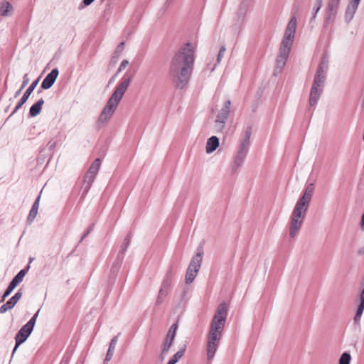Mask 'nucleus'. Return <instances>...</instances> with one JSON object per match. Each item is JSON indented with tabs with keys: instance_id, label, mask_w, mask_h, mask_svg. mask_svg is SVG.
Instances as JSON below:
<instances>
[{
	"instance_id": "f257e3e1",
	"label": "nucleus",
	"mask_w": 364,
	"mask_h": 364,
	"mask_svg": "<svg viewBox=\"0 0 364 364\" xmlns=\"http://www.w3.org/2000/svg\"><path fill=\"white\" fill-rule=\"evenodd\" d=\"M195 49L191 43L180 47L173 55L168 68V74L176 87L183 89L188 83L193 70Z\"/></svg>"
},
{
	"instance_id": "f03ea898",
	"label": "nucleus",
	"mask_w": 364,
	"mask_h": 364,
	"mask_svg": "<svg viewBox=\"0 0 364 364\" xmlns=\"http://www.w3.org/2000/svg\"><path fill=\"white\" fill-rule=\"evenodd\" d=\"M228 316V306L225 302L220 304L210 324L207 341V358H213L218 348L222 333Z\"/></svg>"
},
{
	"instance_id": "7ed1b4c3",
	"label": "nucleus",
	"mask_w": 364,
	"mask_h": 364,
	"mask_svg": "<svg viewBox=\"0 0 364 364\" xmlns=\"http://www.w3.org/2000/svg\"><path fill=\"white\" fill-rule=\"evenodd\" d=\"M314 187L313 183L309 184L305 188L303 196L296 202L292 211L290 220L289 237L294 238L304 222L306 217Z\"/></svg>"
},
{
	"instance_id": "20e7f679",
	"label": "nucleus",
	"mask_w": 364,
	"mask_h": 364,
	"mask_svg": "<svg viewBox=\"0 0 364 364\" xmlns=\"http://www.w3.org/2000/svg\"><path fill=\"white\" fill-rule=\"evenodd\" d=\"M252 135V127L247 126L242 138L240 141L237 151L233 157V163L231 166V171L235 174L242 166L250 146V137Z\"/></svg>"
},
{
	"instance_id": "39448f33",
	"label": "nucleus",
	"mask_w": 364,
	"mask_h": 364,
	"mask_svg": "<svg viewBox=\"0 0 364 364\" xmlns=\"http://www.w3.org/2000/svg\"><path fill=\"white\" fill-rule=\"evenodd\" d=\"M101 161L100 159H96L90 166L89 169L84 176L82 184L81 186V198H85L91 188L95 177L99 171Z\"/></svg>"
},
{
	"instance_id": "423d86ee",
	"label": "nucleus",
	"mask_w": 364,
	"mask_h": 364,
	"mask_svg": "<svg viewBox=\"0 0 364 364\" xmlns=\"http://www.w3.org/2000/svg\"><path fill=\"white\" fill-rule=\"evenodd\" d=\"M203 255L202 247H198L196 254L191 258L186 273V283L189 284L195 279L201 265Z\"/></svg>"
},
{
	"instance_id": "0eeeda50",
	"label": "nucleus",
	"mask_w": 364,
	"mask_h": 364,
	"mask_svg": "<svg viewBox=\"0 0 364 364\" xmlns=\"http://www.w3.org/2000/svg\"><path fill=\"white\" fill-rule=\"evenodd\" d=\"M326 78V74H319L316 73L309 95V105L311 107L316 105L323 92Z\"/></svg>"
},
{
	"instance_id": "6e6552de",
	"label": "nucleus",
	"mask_w": 364,
	"mask_h": 364,
	"mask_svg": "<svg viewBox=\"0 0 364 364\" xmlns=\"http://www.w3.org/2000/svg\"><path fill=\"white\" fill-rule=\"evenodd\" d=\"M341 0H328L325 12L323 27L328 28L334 23Z\"/></svg>"
},
{
	"instance_id": "1a4fd4ad",
	"label": "nucleus",
	"mask_w": 364,
	"mask_h": 364,
	"mask_svg": "<svg viewBox=\"0 0 364 364\" xmlns=\"http://www.w3.org/2000/svg\"><path fill=\"white\" fill-rule=\"evenodd\" d=\"M296 28V18L295 16H293L291 17L286 28L285 33L281 43V46L289 48H291L292 42L295 36Z\"/></svg>"
},
{
	"instance_id": "9d476101",
	"label": "nucleus",
	"mask_w": 364,
	"mask_h": 364,
	"mask_svg": "<svg viewBox=\"0 0 364 364\" xmlns=\"http://www.w3.org/2000/svg\"><path fill=\"white\" fill-rule=\"evenodd\" d=\"M230 105L231 101L230 100H226L223 107L218 112L215 121V128L217 132H222L223 130L225 122L230 114Z\"/></svg>"
},
{
	"instance_id": "9b49d317",
	"label": "nucleus",
	"mask_w": 364,
	"mask_h": 364,
	"mask_svg": "<svg viewBox=\"0 0 364 364\" xmlns=\"http://www.w3.org/2000/svg\"><path fill=\"white\" fill-rule=\"evenodd\" d=\"M178 328V323H173L171 328H169L167 335L164 341L163 345H162V349L161 353L160 354V358L161 360L164 359L166 355L168 354L171 347L172 346L175 337L176 331Z\"/></svg>"
},
{
	"instance_id": "f8f14e48",
	"label": "nucleus",
	"mask_w": 364,
	"mask_h": 364,
	"mask_svg": "<svg viewBox=\"0 0 364 364\" xmlns=\"http://www.w3.org/2000/svg\"><path fill=\"white\" fill-rule=\"evenodd\" d=\"M40 80V77H38L37 79L33 80L31 84L29 85V87L26 89L25 92L23 93V96L21 97L18 103L16 104V107H14V110L9 115V117H11L12 115H14L28 100L30 95L33 92L35 88L38 84Z\"/></svg>"
},
{
	"instance_id": "ddd939ff",
	"label": "nucleus",
	"mask_w": 364,
	"mask_h": 364,
	"mask_svg": "<svg viewBox=\"0 0 364 364\" xmlns=\"http://www.w3.org/2000/svg\"><path fill=\"white\" fill-rule=\"evenodd\" d=\"M290 50L291 48L280 46L279 53L276 59V67L274 73V75H276L277 71L280 72L285 66Z\"/></svg>"
},
{
	"instance_id": "4468645a",
	"label": "nucleus",
	"mask_w": 364,
	"mask_h": 364,
	"mask_svg": "<svg viewBox=\"0 0 364 364\" xmlns=\"http://www.w3.org/2000/svg\"><path fill=\"white\" fill-rule=\"evenodd\" d=\"M357 309L353 318V322L356 325H360L361 317L364 311V277H363V284L362 286V289L358 294V297L357 299Z\"/></svg>"
},
{
	"instance_id": "2eb2a0df",
	"label": "nucleus",
	"mask_w": 364,
	"mask_h": 364,
	"mask_svg": "<svg viewBox=\"0 0 364 364\" xmlns=\"http://www.w3.org/2000/svg\"><path fill=\"white\" fill-rule=\"evenodd\" d=\"M114 92L111 95L107 105L102 109L99 117L98 122L105 123L110 118L114 112Z\"/></svg>"
},
{
	"instance_id": "dca6fc26",
	"label": "nucleus",
	"mask_w": 364,
	"mask_h": 364,
	"mask_svg": "<svg viewBox=\"0 0 364 364\" xmlns=\"http://www.w3.org/2000/svg\"><path fill=\"white\" fill-rule=\"evenodd\" d=\"M32 331H33L31 329L27 328L25 326H23L18 331L15 337L16 344L13 349V355L18 346L26 341Z\"/></svg>"
},
{
	"instance_id": "f3484780",
	"label": "nucleus",
	"mask_w": 364,
	"mask_h": 364,
	"mask_svg": "<svg viewBox=\"0 0 364 364\" xmlns=\"http://www.w3.org/2000/svg\"><path fill=\"white\" fill-rule=\"evenodd\" d=\"M58 74V69L57 68H53L43 79L41 85V90H48L55 83Z\"/></svg>"
},
{
	"instance_id": "a211bd4d",
	"label": "nucleus",
	"mask_w": 364,
	"mask_h": 364,
	"mask_svg": "<svg viewBox=\"0 0 364 364\" xmlns=\"http://www.w3.org/2000/svg\"><path fill=\"white\" fill-rule=\"evenodd\" d=\"M360 0H350L348 4L346 13H345V21L347 23H349L353 18L354 15L357 11Z\"/></svg>"
},
{
	"instance_id": "6ab92c4d",
	"label": "nucleus",
	"mask_w": 364,
	"mask_h": 364,
	"mask_svg": "<svg viewBox=\"0 0 364 364\" xmlns=\"http://www.w3.org/2000/svg\"><path fill=\"white\" fill-rule=\"evenodd\" d=\"M102 3L105 4V8L102 14V18L105 21H108L112 17L114 10V2L112 0H102Z\"/></svg>"
},
{
	"instance_id": "aec40b11",
	"label": "nucleus",
	"mask_w": 364,
	"mask_h": 364,
	"mask_svg": "<svg viewBox=\"0 0 364 364\" xmlns=\"http://www.w3.org/2000/svg\"><path fill=\"white\" fill-rule=\"evenodd\" d=\"M44 104V100L41 98L36 103H34L29 109V115L31 117H36L38 115L42 109V107Z\"/></svg>"
},
{
	"instance_id": "412c9836",
	"label": "nucleus",
	"mask_w": 364,
	"mask_h": 364,
	"mask_svg": "<svg viewBox=\"0 0 364 364\" xmlns=\"http://www.w3.org/2000/svg\"><path fill=\"white\" fill-rule=\"evenodd\" d=\"M219 146V139L215 136H213L210 137L206 144V152L208 154H210L213 152Z\"/></svg>"
},
{
	"instance_id": "4be33fe9",
	"label": "nucleus",
	"mask_w": 364,
	"mask_h": 364,
	"mask_svg": "<svg viewBox=\"0 0 364 364\" xmlns=\"http://www.w3.org/2000/svg\"><path fill=\"white\" fill-rule=\"evenodd\" d=\"M33 259L32 257H30L28 264H30L33 261ZM29 268H30V265L27 264V266L24 269L20 270L17 273V274L12 279L11 281L14 283H15L16 285L18 286L23 281V279L25 275L26 274L27 272L28 271Z\"/></svg>"
},
{
	"instance_id": "5701e85b",
	"label": "nucleus",
	"mask_w": 364,
	"mask_h": 364,
	"mask_svg": "<svg viewBox=\"0 0 364 364\" xmlns=\"http://www.w3.org/2000/svg\"><path fill=\"white\" fill-rule=\"evenodd\" d=\"M13 11L12 5L7 1L0 2V15L2 16H8L11 15Z\"/></svg>"
},
{
	"instance_id": "b1692460",
	"label": "nucleus",
	"mask_w": 364,
	"mask_h": 364,
	"mask_svg": "<svg viewBox=\"0 0 364 364\" xmlns=\"http://www.w3.org/2000/svg\"><path fill=\"white\" fill-rule=\"evenodd\" d=\"M130 81H131V77L124 75L122 78V82L119 83V85L115 89V91H117V92H118V93H121V94L124 95L125 91L127 90V87L129 85Z\"/></svg>"
},
{
	"instance_id": "393cba45",
	"label": "nucleus",
	"mask_w": 364,
	"mask_h": 364,
	"mask_svg": "<svg viewBox=\"0 0 364 364\" xmlns=\"http://www.w3.org/2000/svg\"><path fill=\"white\" fill-rule=\"evenodd\" d=\"M130 240H131V233H129L124 238V242L121 246V250L119 252L118 256H117V259L119 260H122V259L124 258V254L126 252L128 246L129 245Z\"/></svg>"
},
{
	"instance_id": "a878e982",
	"label": "nucleus",
	"mask_w": 364,
	"mask_h": 364,
	"mask_svg": "<svg viewBox=\"0 0 364 364\" xmlns=\"http://www.w3.org/2000/svg\"><path fill=\"white\" fill-rule=\"evenodd\" d=\"M186 350V344H183L179 348V350L176 352L168 360L171 364H176L184 355Z\"/></svg>"
},
{
	"instance_id": "bb28decb",
	"label": "nucleus",
	"mask_w": 364,
	"mask_h": 364,
	"mask_svg": "<svg viewBox=\"0 0 364 364\" xmlns=\"http://www.w3.org/2000/svg\"><path fill=\"white\" fill-rule=\"evenodd\" d=\"M328 68V60L326 57H322L317 68L316 73L326 74Z\"/></svg>"
},
{
	"instance_id": "cd10ccee",
	"label": "nucleus",
	"mask_w": 364,
	"mask_h": 364,
	"mask_svg": "<svg viewBox=\"0 0 364 364\" xmlns=\"http://www.w3.org/2000/svg\"><path fill=\"white\" fill-rule=\"evenodd\" d=\"M22 297V292L21 290H18L14 296H12L7 301L8 306L11 307L12 309L15 305L18 303V301Z\"/></svg>"
},
{
	"instance_id": "c85d7f7f",
	"label": "nucleus",
	"mask_w": 364,
	"mask_h": 364,
	"mask_svg": "<svg viewBox=\"0 0 364 364\" xmlns=\"http://www.w3.org/2000/svg\"><path fill=\"white\" fill-rule=\"evenodd\" d=\"M16 287L17 285H16L15 283L11 281L10 283L9 284V286L3 293L0 302L4 301L6 299V298L8 297L11 294V292Z\"/></svg>"
},
{
	"instance_id": "c756f323",
	"label": "nucleus",
	"mask_w": 364,
	"mask_h": 364,
	"mask_svg": "<svg viewBox=\"0 0 364 364\" xmlns=\"http://www.w3.org/2000/svg\"><path fill=\"white\" fill-rule=\"evenodd\" d=\"M171 284V280L170 277H167L166 279H164V280L162 282L161 287L159 290L160 294L163 295L164 293H165V292L167 294V290L170 287Z\"/></svg>"
},
{
	"instance_id": "7c9ffc66",
	"label": "nucleus",
	"mask_w": 364,
	"mask_h": 364,
	"mask_svg": "<svg viewBox=\"0 0 364 364\" xmlns=\"http://www.w3.org/2000/svg\"><path fill=\"white\" fill-rule=\"evenodd\" d=\"M351 355L348 352H344L341 354L338 360V364H350Z\"/></svg>"
},
{
	"instance_id": "2f4dec72",
	"label": "nucleus",
	"mask_w": 364,
	"mask_h": 364,
	"mask_svg": "<svg viewBox=\"0 0 364 364\" xmlns=\"http://www.w3.org/2000/svg\"><path fill=\"white\" fill-rule=\"evenodd\" d=\"M113 349H114V338H112L109 342V349L107 350L106 357L104 360V364H107V363L112 359V355H113V353H112Z\"/></svg>"
},
{
	"instance_id": "473e14b6",
	"label": "nucleus",
	"mask_w": 364,
	"mask_h": 364,
	"mask_svg": "<svg viewBox=\"0 0 364 364\" xmlns=\"http://www.w3.org/2000/svg\"><path fill=\"white\" fill-rule=\"evenodd\" d=\"M29 82V77L27 73H26L23 77V82L21 85V87L15 92L14 97H17L23 90V89L28 85Z\"/></svg>"
},
{
	"instance_id": "72a5a7b5",
	"label": "nucleus",
	"mask_w": 364,
	"mask_h": 364,
	"mask_svg": "<svg viewBox=\"0 0 364 364\" xmlns=\"http://www.w3.org/2000/svg\"><path fill=\"white\" fill-rule=\"evenodd\" d=\"M40 309L32 316V318L24 325L27 328L33 330Z\"/></svg>"
},
{
	"instance_id": "f704fd0d",
	"label": "nucleus",
	"mask_w": 364,
	"mask_h": 364,
	"mask_svg": "<svg viewBox=\"0 0 364 364\" xmlns=\"http://www.w3.org/2000/svg\"><path fill=\"white\" fill-rule=\"evenodd\" d=\"M38 214V210L31 208L29 214L27 217L26 222L28 225H31Z\"/></svg>"
},
{
	"instance_id": "c9c22d12",
	"label": "nucleus",
	"mask_w": 364,
	"mask_h": 364,
	"mask_svg": "<svg viewBox=\"0 0 364 364\" xmlns=\"http://www.w3.org/2000/svg\"><path fill=\"white\" fill-rule=\"evenodd\" d=\"M322 5H323V0H316V4H315L316 9H315L314 14L313 16L311 17V22L316 18L317 13L319 11L321 8L322 7Z\"/></svg>"
},
{
	"instance_id": "e433bc0d",
	"label": "nucleus",
	"mask_w": 364,
	"mask_h": 364,
	"mask_svg": "<svg viewBox=\"0 0 364 364\" xmlns=\"http://www.w3.org/2000/svg\"><path fill=\"white\" fill-rule=\"evenodd\" d=\"M225 50H226L225 46H222L220 47V50L218 52V54L217 55V60H216L217 63H220L222 58L224 56V53H225Z\"/></svg>"
},
{
	"instance_id": "4c0bfd02",
	"label": "nucleus",
	"mask_w": 364,
	"mask_h": 364,
	"mask_svg": "<svg viewBox=\"0 0 364 364\" xmlns=\"http://www.w3.org/2000/svg\"><path fill=\"white\" fill-rule=\"evenodd\" d=\"M93 228L94 224H91L82 234L79 242H82V241L92 231Z\"/></svg>"
},
{
	"instance_id": "58836bf2",
	"label": "nucleus",
	"mask_w": 364,
	"mask_h": 364,
	"mask_svg": "<svg viewBox=\"0 0 364 364\" xmlns=\"http://www.w3.org/2000/svg\"><path fill=\"white\" fill-rule=\"evenodd\" d=\"M128 65L129 61L127 60H123L119 67L118 68L117 73H115V76L117 75V73L124 70Z\"/></svg>"
},
{
	"instance_id": "ea45409f",
	"label": "nucleus",
	"mask_w": 364,
	"mask_h": 364,
	"mask_svg": "<svg viewBox=\"0 0 364 364\" xmlns=\"http://www.w3.org/2000/svg\"><path fill=\"white\" fill-rule=\"evenodd\" d=\"M94 1H95V0H82V2L79 5V9H83L84 6H90Z\"/></svg>"
},
{
	"instance_id": "a19ab883",
	"label": "nucleus",
	"mask_w": 364,
	"mask_h": 364,
	"mask_svg": "<svg viewBox=\"0 0 364 364\" xmlns=\"http://www.w3.org/2000/svg\"><path fill=\"white\" fill-rule=\"evenodd\" d=\"M40 199H41V193L37 196L33 204L32 205V207H31L32 209H35L37 210H38Z\"/></svg>"
},
{
	"instance_id": "79ce46f5",
	"label": "nucleus",
	"mask_w": 364,
	"mask_h": 364,
	"mask_svg": "<svg viewBox=\"0 0 364 364\" xmlns=\"http://www.w3.org/2000/svg\"><path fill=\"white\" fill-rule=\"evenodd\" d=\"M123 95H124L123 94L118 93V92H117V91H115V108L117 107V106L119 103V102L122 100Z\"/></svg>"
},
{
	"instance_id": "37998d69",
	"label": "nucleus",
	"mask_w": 364,
	"mask_h": 364,
	"mask_svg": "<svg viewBox=\"0 0 364 364\" xmlns=\"http://www.w3.org/2000/svg\"><path fill=\"white\" fill-rule=\"evenodd\" d=\"M11 309V307L9 306H8V304L6 303L4 304H3L1 307H0V314H4L6 313L8 310H10Z\"/></svg>"
},
{
	"instance_id": "c03bdc74",
	"label": "nucleus",
	"mask_w": 364,
	"mask_h": 364,
	"mask_svg": "<svg viewBox=\"0 0 364 364\" xmlns=\"http://www.w3.org/2000/svg\"><path fill=\"white\" fill-rule=\"evenodd\" d=\"M56 146V142L55 141H48V143L47 144V149L50 151H52L55 147Z\"/></svg>"
},
{
	"instance_id": "a18cd8bd",
	"label": "nucleus",
	"mask_w": 364,
	"mask_h": 364,
	"mask_svg": "<svg viewBox=\"0 0 364 364\" xmlns=\"http://www.w3.org/2000/svg\"><path fill=\"white\" fill-rule=\"evenodd\" d=\"M166 296V292H165V293H164V294H163V295H161V294H159V296H158V298H157V299H156V305H160V304L164 301V297H165Z\"/></svg>"
},
{
	"instance_id": "49530a36",
	"label": "nucleus",
	"mask_w": 364,
	"mask_h": 364,
	"mask_svg": "<svg viewBox=\"0 0 364 364\" xmlns=\"http://www.w3.org/2000/svg\"><path fill=\"white\" fill-rule=\"evenodd\" d=\"M70 355H64L62 360L60 362V364H68L70 362Z\"/></svg>"
},
{
	"instance_id": "de8ad7c7",
	"label": "nucleus",
	"mask_w": 364,
	"mask_h": 364,
	"mask_svg": "<svg viewBox=\"0 0 364 364\" xmlns=\"http://www.w3.org/2000/svg\"><path fill=\"white\" fill-rule=\"evenodd\" d=\"M124 41H122L117 46V50H115V53L119 52L121 53L122 50H124Z\"/></svg>"
},
{
	"instance_id": "09e8293b",
	"label": "nucleus",
	"mask_w": 364,
	"mask_h": 364,
	"mask_svg": "<svg viewBox=\"0 0 364 364\" xmlns=\"http://www.w3.org/2000/svg\"><path fill=\"white\" fill-rule=\"evenodd\" d=\"M246 6H247V5L245 4V2H242V3L240 4V9H239V13H240V14H242V9L245 10Z\"/></svg>"
},
{
	"instance_id": "8fccbe9b",
	"label": "nucleus",
	"mask_w": 364,
	"mask_h": 364,
	"mask_svg": "<svg viewBox=\"0 0 364 364\" xmlns=\"http://www.w3.org/2000/svg\"><path fill=\"white\" fill-rule=\"evenodd\" d=\"M360 226H361V228L363 229H364V212H363V214L361 216Z\"/></svg>"
},
{
	"instance_id": "3c124183",
	"label": "nucleus",
	"mask_w": 364,
	"mask_h": 364,
	"mask_svg": "<svg viewBox=\"0 0 364 364\" xmlns=\"http://www.w3.org/2000/svg\"><path fill=\"white\" fill-rule=\"evenodd\" d=\"M358 254L359 255H362L364 254V247H360L358 250Z\"/></svg>"
},
{
	"instance_id": "603ef678",
	"label": "nucleus",
	"mask_w": 364,
	"mask_h": 364,
	"mask_svg": "<svg viewBox=\"0 0 364 364\" xmlns=\"http://www.w3.org/2000/svg\"><path fill=\"white\" fill-rule=\"evenodd\" d=\"M114 80V76H112V77H110L109 80V85H110L112 81Z\"/></svg>"
},
{
	"instance_id": "864d4df0",
	"label": "nucleus",
	"mask_w": 364,
	"mask_h": 364,
	"mask_svg": "<svg viewBox=\"0 0 364 364\" xmlns=\"http://www.w3.org/2000/svg\"><path fill=\"white\" fill-rule=\"evenodd\" d=\"M41 90H38V93H41Z\"/></svg>"
},
{
	"instance_id": "5fc2aeb1",
	"label": "nucleus",
	"mask_w": 364,
	"mask_h": 364,
	"mask_svg": "<svg viewBox=\"0 0 364 364\" xmlns=\"http://www.w3.org/2000/svg\"><path fill=\"white\" fill-rule=\"evenodd\" d=\"M114 342H115V343L117 342V336H115Z\"/></svg>"
},
{
	"instance_id": "6e6d98bb",
	"label": "nucleus",
	"mask_w": 364,
	"mask_h": 364,
	"mask_svg": "<svg viewBox=\"0 0 364 364\" xmlns=\"http://www.w3.org/2000/svg\"><path fill=\"white\" fill-rule=\"evenodd\" d=\"M113 267H114V264H112V265L111 266V270L112 269Z\"/></svg>"
},
{
	"instance_id": "4d7b16f0",
	"label": "nucleus",
	"mask_w": 364,
	"mask_h": 364,
	"mask_svg": "<svg viewBox=\"0 0 364 364\" xmlns=\"http://www.w3.org/2000/svg\"><path fill=\"white\" fill-rule=\"evenodd\" d=\"M113 58H114V57L112 56V57L111 58V62L112 61Z\"/></svg>"
}]
</instances>
